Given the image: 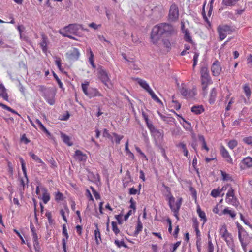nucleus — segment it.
I'll return each mask as SVG.
<instances>
[{
    "label": "nucleus",
    "instance_id": "obj_1",
    "mask_svg": "<svg viewBox=\"0 0 252 252\" xmlns=\"http://www.w3.org/2000/svg\"><path fill=\"white\" fill-rule=\"evenodd\" d=\"M79 29H82L84 31H88L87 29H84L82 25L75 23L70 24L63 27L59 30V32L64 37H67L70 39L76 40L72 35L79 36L78 32Z\"/></svg>",
    "mask_w": 252,
    "mask_h": 252
},
{
    "label": "nucleus",
    "instance_id": "obj_2",
    "mask_svg": "<svg viewBox=\"0 0 252 252\" xmlns=\"http://www.w3.org/2000/svg\"><path fill=\"white\" fill-rule=\"evenodd\" d=\"M177 30L172 24L162 23L158 25V34L163 38H170L176 36Z\"/></svg>",
    "mask_w": 252,
    "mask_h": 252
},
{
    "label": "nucleus",
    "instance_id": "obj_3",
    "mask_svg": "<svg viewBox=\"0 0 252 252\" xmlns=\"http://www.w3.org/2000/svg\"><path fill=\"white\" fill-rule=\"evenodd\" d=\"M89 82L85 81L81 85L82 91L84 94L89 98H91L94 97H102V94L97 89L95 88H89Z\"/></svg>",
    "mask_w": 252,
    "mask_h": 252
},
{
    "label": "nucleus",
    "instance_id": "obj_4",
    "mask_svg": "<svg viewBox=\"0 0 252 252\" xmlns=\"http://www.w3.org/2000/svg\"><path fill=\"white\" fill-rule=\"evenodd\" d=\"M166 189H167V193L166 194V197H167L168 198V202L170 207L172 211L175 213H178L182 204V198H179L174 205V203L175 201V198L171 195L170 188H166Z\"/></svg>",
    "mask_w": 252,
    "mask_h": 252
},
{
    "label": "nucleus",
    "instance_id": "obj_5",
    "mask_svg": "<svg viewBox=\"0 0 252 252\" xmlns=\"http://www.w3.org/2000/svg\"><path fill=\"white\" fill-rule=\"evenodd\" d=\"M97 70L98 79L104 84L105 86L109 88L108 83L110 82V79L107 72L102 66H99Z\"/></svg>",
    "mask_w": 252,
    "mask_h": 252
},
{
    "label": "nucleus",
    "instance_id": "obj_6",
    "mask_svg": "<svg viewBox=\"0 0 252 252\" xmlns=\"http://www.w3.org/2000/svg\"><path fill=\"white\" fill-rule=\"evenodd\" d=\"M217 31L220 40L224 39L227 34H230L232 32V30L230 26L227 25H219L217 28Z\"/></svg>",
    "mask_w": 252,
    "mask_h": 252
},
{
    "label": "nucleus",
    "instance_id": "obj_7",
    "mask_svg": "<svg viewBox=\"0 0 252 252\" xmlns=\"http://www.w3.org/2000/svg\"><path fill=\"white\" fill-rule=\"evenodd\" d=\"M19 160L21 164L22 170L24 174V177L20 178L19 179V186L24 190L25 186L28 185L29 180L27 174L26 165L24 160L21 157L19 158Z\"/></svg>",
    "mask_w": 252,
    "mask_h": 252
},
{
    "label": "nucleus",
    "instance_id": "obj_8",
    "mask_svg": "<svg viewBox=\"0 0 252 252\" xmlns=\"http://www.w3.org/2000/svg\"><path fill=\"white\" fill-rule=\"evenodd\" d=\"M136 80L138 84L145 90H146L149 94L151 96L152 98L155 100H158V97L154 93L153 91L150 88L148 84L146 82V81L143 80L139 78H136L134 79Z\"/></svg>",
    "mask_w": 252,
    "mask_h": 252
},
{
    "label": "nucleus",
    "instance_id": "obj_9",
    "mask_svg": "<svg viewBox=\"0 0 252 252\" xmlns=\"http://www.w3.org/2000/svg\"><path fill=\"white\" fill-rule=\"evenodd\" d=\"M220 233L228 246H230L233 244V238L231 234H230L227 229L226 226L225 225H222L220 230Z\"/></svg>",
    "mask_w": 252,
    "mask_h": 252
},
{
    "label": "nucleus",
    "instance_id": "obj_10",
    "mask_svg": "<svg viewBox=\"0 0 252 252\" xmlns=\"http://www.w3.org/2000/svg\"><path fill=\"white\" fill-rule=\"evenodd\" d=\"M179 8L178 6L173 3L169 9L168 16V20L171 22H175L179 18Z\"/></svg>",
    "mask_w": 252,
    "mask_h": 252
},
{
    "label": "nucleus",
    "instance_id": "obj_11",
    "mask_svg": "<svg viewBox=\"0 0 252 252\" xmlns=\"http://www.w3.org/2000/svg\"><path fill=\"white\" fill-rule=\"evenodd\" d=\"M238 238L243 251L245 252H247V246L251 242L252 238L249 235L247 232H244V233L241 235L239 234Z\"/></svg>",
    "mask_w": 252,
    "mask_h": 252
},
{
    "label": "nucleus",
    "instance_id": "obj_12",
    "mask_svg": "<svg viewBox=\"0 0 252 252\" xmlns=\"http://www.w3.org/2000/svg\"><path fill=\"white\" fill-rule=\"evenodd\" d=\"M180 93L186 98H192L196 94L194 89L187 88L184 84L181 85Z\"/></svg>",
    "mask_w": 252,
    "mask_h": 252
},
{
    "label": "nucleus",
    "instance_id": "obj_13",
    "mask_svg": "<svg viewBox=\"0 0 252 252\" xmlns=\"http://www.w3.org/2000/svg\"><path fill=\"white\" fill-rule=\"evenodd\" d=\"M226 196L225 200L227 203L233 205H236L237 199L234 196V190L231 187L229 189Z\"/></svg>",
    "mask_w": 252,
    "mask_h": 252
},
{
    "label": "nucleus",
    "instance_id": "obj_14",
    "mask_svg": "<svg viewBox=\"0 0 252 252\" xmlns=\"http://www.w3.org/2000/svg\"><path fill=\"white\" fill-rule=\"evenodd\" d=\"M201 82H212L208 68L206 66H202L200 69Z\"/></svg>",
    "mask_w": 252,
    "mask_h": 252
},
{
    "label": "nucleus",
    "instance_id": "obj_15",
    "mask_svg": "<svg viewBox=\"0 0 252 252\" xmlns=\"http://www.w3.org/2000/svg\"><path fill=\"white\" fill-rule=\"evenodd\" d=\"M55 93L51 90L47 91L44 95L45 99L50 105H53L55 104Z\"/></svg>",
    "mask_w": 252,
    "mask_h": 252
},
{
    "label": "nucleus",
    "instance_id": "obj_16",
    "mask_svg": "<svg viewBox=\"0 0 252 252\" xmlns=\"http://www.w3.org/2000/svg\"><path fill=\"white\" fill-rule=\"evenodd\" d=\"M33 246L35 252H42L41 246L40 244L38 236L36 232L32 233Z\"/></svg>",
    "mask_w": 252,
    "mask_h": 252
},
{
    "label": "nucleus",
    "instance_id": "obj_17",
    "mask_svg": "<svg viewBox=\"0 0 252 252\" xmlns=\"http://www.w3.org/2000/svg\"><path fill=\"white\" fill-rule=\"evenodd\" d=\"M62 234L64 237V238H63L62 240L63 250L64 252H67L66 242L68 241V239L69 238V235L67 233V230L66 226L65 224H63V225Z\"/></svg>",
    "mask_w": 252,
    "mask_h": 252
},
{
    "label": "nucleus",
    "instance_id": "obj_18",
    "mask_svg": "<svg viewBox=\"0 0 252 252\" xmlns=\"http://www.w3.org/2000/svg\"><path fill=\"white\" fill-rule=\"evenodd\" d=\"M221 70V67L220 62L218 60H215L211 66V71L213 75L215 76H218Z\"/></svg>",
    "mask_w": 252,
    "mask_h": 252
},
{
    "label": "nucleus",
    "instance_id": "obj_19",
    "mask_svg": "<svg viewBox=\"0 0 252 252\" xmlns=\"http://www.w3.org/2000/svg\"><path fill=\"white\" fill-rule=\"evenodd\" d=\"M68 58L72 61H77L80 56L79 50L76 48H73L67 53Z\"/></svg>",
    "mask_w": 252,
    "mask_h": 252
},
{
    "label": "nucleus",
    "instance_id": "obj_20",
    "mask_svg": "<svg viewBox=\"0 0 252 252\" xmlns=\"http://www.w3.org/2000/svg\"><path fill=\"white\" fill-rule=\"evenodd\" d=\"M150 42L157 45L158 43V26L155 25L152 30L150 35Z\"/></svg>",
    "mask_w": 252,
    "mask_h": 252
},
{
    "label": "nucleus",
    "instance_id": "obj_21",
    "mask_svg": "<svg viewBox=\"0 0 252 252\" xmlns=\"http://www.w3.org/2000/svg\"><path fill=\"white\" fill-rule=\"evenodd\" d=\"M220 150L222 157L225 159L226 161L229 163H232V159L225 148L223 146H221Z\"/></svg>",
    "mask_w": 252,
    "mask_h": 252
},
{
    "label": "nucleus",
    "instance_id": "obj_22",
    "mask_svg": "<svg viewBox=\"0 0 252 252\" xmlns=\"http://www.w3.org/2000/svg\"><path fill=\"white\" fill-rule=\"evenodd\" d=\"M42 40L40 43V46L42 48L43 53H46L47 51V46L49 43L48 37L44 34L41 35Z\"/></svg>",
    "mask_w": 252,
    "mask_h": 252
},
{
    "label": "nucleus",
    "instance_id": "obj_23",
    "mask_svg": "<svg viewBox=\"0 0 252 252\" xmlns=\"http://www.w3.org/2000/svg\"><path fill=\"white\" fill-rule=\"evenodd\" d=\"M95 226L96 227L95 229L94 230V235L95 237V240L97 245H99L101 242V233L100 230L98 228V224H95Z\"/></svg>",
    "mask_w": 252,
    "mask_h": 252
},
{
    "label": "nucleus",
    "instance_id": "obj_24",
    "mask_svg": "<svg viewBox=\"0 0 252 252\" xmlns=\"http://www.w3.org/2000/svg\"><path fill=\"white\" fill-rule=\"evenodd\" d=\"M75 158L79 161H85L87 158V156L79 150H77L75 152Z\"/></svg>",
    "mask_w": 252,
    "mask_h": 252
},
{
    "label": "nucleus",
    "instance_id": "obj_25",
    "mask_svg": "<svg viewBox=\"0 0 252 252\" xmlns=\"http://www.w3.org/2000/svg\"><path fill=\"white\" fill-rule=\"evenodd\" d=\"M41 191L43 192L41 199L44 204H47L50 199V194L48 192L47 189L45 188H42Z\"/></svg>",
    "mask_w": 252,
    "mask_h": 252
},
{
    "label": "nucleus",
    "instance_id": "obj_26",
    "mask_svg": "<svg viewBox=\"0 0 252 252\" xmlns=\"http://www.w3.org/2000/svg\"><path fill=\"white\" fill-rule=\"evenodd\" d=\"M0 96L5 100L9 101L6 89L2 84H0Z\"/></svg>",
    "mask_w": 252,
    "mask_h": 252
},
{
    "label": "nucleus",
    "instance_id": "obj_27",
    "mask_svg": "<svg viewBox=\"0 0 252 252\" xmlns=\"http://www.w3.org/2000/svg\"><path fill=\"white\" fill-rule=\"evenodd\" d=\"M61 137L63 141L69 146H71L73 145L72 142L70 141V137L66 134L61 132Z\"/></svg>",
    "mask_w": 252,
    "mask_h": 252
},
{
    "label": "nucleus",
    "instance_id": "obj_28",
    "mask_svg": "<svg viewBox=\"0 0 252 252\" xmlns=\"http://www.w3.org/2000/svg\"><path fill=\"white\" fill-rule=\"evenodd\" d=\"M204 108L202 105H195L191 107V111L195 114H200L204 111Z\"/></svg>",
    "mask_w": 252,
    "mask_h": 252
},
{
    "label": "nucleus",
    "instance_id": "obj_29",
    "mask_svg": "<svg viewBox=\"0 0 252 252\" xmlns=\"http://www.w3.org/2000/svg\"><path fill=\"white\" fill-rule=\"evenodd\" d=\"M216 95L217 91L216 89L215 88H214L211 90V92L210 93V97L209 101L210 104H213L214 103L216 100Z\"/></svg>",
    "mask_w": 252,
    "mask_h": 252
},
{
    "label": "nucleus",
    "instance_id": "obj_30",
    "mask_svg": "<svg viewBox=\"0 0 252 252\" xmlns=\"http://www.w3.org/2000/svg\"><path fill=\"white\" fill-rule=\"evenodd\" d=\"M183 32L185 33L184 40L186 41L191 43V44H194V42L192 40L191 37L190 36L189 31L186 29L185 30V31H183Z\"/></svg>",
    "mask_w": 252,
    "mask_h": 252
},
{
    "label": "nucleus",
    "instance_id": "obj_31",
    "mask_svg": "<svg viewBox=\"0 0 252 252\" xmlns=\"http://www.w3.org/2000/svg\"><path fill=\"white\" fill-rule=\"evenodd\" d=\"M242 162L248 168L252 167V158L250 157L244 158Z\"/></svg>",
    "mask_w": 252,
    "mask_h": 252
},
{
    "label": "nucleus",
    "instance_id": "obj_32",
    "mask_svg": "<svg viewBox=\"0 0 252 252\" xmlns=\"http://www.w3.org/2000/svg\"><path fill=\"white\" fill-rule=\"evenodd\" d=\"M201 87L202 93L204 96L207 95V90H208V86L211 84L212 82H201Z\"/></svg>",
    "mask_w": 252,
    "mask_h": 252
},
{
    "label": "nucleus",
    "instance_id": "obj_33",
    "mask_svg": "<svg viewBox=\"0 0 252 252\" xmlns=\"http://www.w3.org/2000/svg\"><path fill=\"white\" fill-rule=\"evenodd\" d=\"M244 92L248 99H249L251 95V90L249 85L246 84L243 86Z\"/></svg>",
    "mask_w": 252,
    "mask_h": 252
},
{
    "label": "nucleus",
    "instance_id": "obj_34",
    "mask_svg": "<svg viewBox=\"0 0 252 252\" xmlns=\"http://www.w3.org/2000/svg\"><path fill=\"white\" fill-rule=\"evenodd\" d=\"M197 212L198 214L199 217L201 219V220H203V223H204L205 222H206V221L207 220V219L206 217V215H205V212L201 211V210L199 207H197Z\"/></svg>",
    "mask_w": 252,
    "mask_h": 252
},
{
    "label": "nucleus",
    "instance_id": "obj_35",
    "mask_svg": "<svg viewBox=\"0 0 252 252\" xmlns=\"http://www.w3.org/2000/svg\"><path fill=\"white\" fill-rule=\"evenodd\" d=\"M239 0H222V4L226 6H234Z\"/></svg>",
    "mask_w": 252,
    "mask_h": 252
},
{
    "label": "nucleus",
    "instance_id": "obj_36",
    "mask_svg": "<svg viewBox=\"0 0 252 252\" xmlns=\"http://www.w3.org/2000/svg\"><path fill=\"white\" fill-rule=\"evenodd\" d=\"M35 122L36 124H38L40 128L43 131H44L48 135H50V133L49 132V131L46 129V128L44 126V125L42 124V123L40 122V121L39 119H36Z\"/></svg>",
    "mask_w": 252,
    "mask_h": 252
},
{
    "label": "nucleus",
    "instance_id": "obj_37",
    "mask_svg": "<svg viewBox=\"0 0 252 252\" xmlns=\"http://www.w3.org/2000/svg\"><path fill=\"white\" fill-rule=\"evenodd\" d=\"M143 228L142 223L140 221H138L134 231V234L135 236L137 235L141 231Z\"/></svg>",
    "mask_w": 252,
    "mask_h": 252
},
{
    "label": "nucleus",
    "instance_id": "obj_38",
    "mask_svg": "<svg viewBox=\"0 0 252 252\" xmlns=\"http://www.w3.org/2000/svg\"><path fill=\"white\" fill-rule=\"evenodd\" d=\"M0 106L3 109L7 110V111H8L9 112H11V113H12L13 114H17L18 115H19V114L18 113V112H16L15 110H14V109H12L10 107H9L8 106H7V105L2 103L0 102Z\"/></svg>",
    "mask_w": 252,
    "mask_h": 252
},
{
    "label": "nucleus",
    "instance_id": "obj_39",
    "mask_svg": "<svg viewBox=\"0 0 252 252\" xmlns=\"http://www.w3.org/2000/svg\"><path fill=\"white\" fill-rule=\"evenodd\" d=\"M112 230L116 235L120 233V230L117 226V223L115 221L112 222Z\"/></svg>",
    "mask_w": 252,
    "mask_h": 252
},
{
    "label": "nucleus",
    "instance_id": "obj_40",
    "mask_svg": "<svg viewBox=\"0 0 252 252\" xmlns=\"http://www.w3.org/2000/svg\"><path fill=\"white\" fill-rule=\"evenodd\" d=\"M30 156L32 158L33 160L36 161L37 163H40L42 160L37 155L33 153L32 152H30L29 153Z\"/></svg>",
    "mask_w": 252,
    "mask_h": 252
},
{
    "label": "nucleus",
    "instance_id": "obj_41",
    "mask_svg": "<svg viewBox=\"0 0 252 252\" xmlns=\"http://www.w3.org/2000/svg\"><path fill=\"white\" fill-rule=\"evenodd\" d=\"M238 145V142L236 140H230L228 143V146L229 148L231 149H233L235 147H236Z\"/></svg>",
    "mask_w": 252,
    "mask_h": 252
},
{
    "label": "nucleus",
    "instance_id": "obj_42",
    "mask_svg": "<svg viewBox=\"0 0 252 252\" xmlns=\"http://www.w3.org/2000/svg\"><path fill=\"white\" fill-rule=\"evenodd\" d=\"M114 243L115 245L119 248H121V247H124L125 248H127V245L124 243V241H119L118 239L115 240Z\"/></svg>",
    "mask_w": 252,
    "mask_h": 252
},
{
    "label": "nucleus",
    "instance_id": "obj_43",
    "mask_svg": "<svg viewBox=\"0 0 252 252\" xmlns=\"http://www.w3.org/2000/svg\"><path fill=\"white\" fill-rule=\"evenodd\" d=\"M158 115H159L161 119L167 123L172 122L174 120V119L172 117L163 116V115L160 114L159 112Z\"/></svg>",
    "mask_w": 252,
    "mask_h": 252
},
{
    "label": "nucleus",
    "instance_id": "obj_44",
    "mask_svg": "<svg viewBox=\"0 0 252 252\" xmlns=\"http://www.w3.org/2000/svg\"><path fill=\"white\" fill-rule=\"evenodd\" d=\"M112 135L115 137V142L117 144H119L120 143L121 140L123 138L124 136L123 135H119L116 133H113Z\"/></svg>",
    "mask_w": 252,
    "mask_h": 252
},
{
    "label": "nucleus",
    "instance_id": "obj_45",
    "mask_svg": "<svg viewBox=\"0 0 252 252\" xmlns=\"http://www.w3.org/2000/svg\"><path fill=\"white\" fill-rule=\"evenodd\" d=\"M55 199L57 201H60L63 200V194L59 191L55 193Z\"/></svg>",
    "mask_w": 252,
    "mask_h": 252
},
{
    "label": "nucleus",
    "instance_id": "obj_46",
    "mask_svg": "<svg viewBox=\"0 0 252 252\" xmlns=\"http://www.w3.org/2000/svg\"><path fill=\"white\" fill-rule=\"evenodd\" d=\"M224 214H228L232 218H234L236 216V213L234 211L229 210L228 208H225L223 211Z\"/></svg>",
    "mask_w": 252,
    "mask_h": 252
},
{
    "label": "nucleus",
    "instance_id": "obj_47",
    "mask_svg": "<svg viewBox=\"0 0 252 252\" xmlns=\"http://www.w3.org/2000/svg\"><path fill=\"white\" fill-rule=\"evenodd\" d=\"M162 42L164 46L168 49V50H170L171 49V44L169 39H163L162 40Z\"/></svg>",
    "mask_w": 252,
    "mask_h": 252
},
{
    "label": "nucleus",
    "instance_id": "obj_48",
    "mask_svg": "<svg viewBox=\"0 0 252 252\" xmlns=\"http://www.w3.org/2000/svg\"><path fill=\"white\" fill-rule=\"evenodd\" d=\"M146 124L150 130L151 133L153 135H154V133L156 132V130L155 129L154 126L152 124L150 123L149 121H148V123H146Z\"/></svg>",
    "mask_w": 252,
    "mask_h": 252
},
{
    "label": "nucleus",
    "instance_id": "obj_49",
    "mask_svg": "<svg viewBox=\"0 0 252 252\" xmlns=\"http://www.w3.org/2000/svg\"><path fill=\"white\" fill-rule=\"evenodd\" d=\"M90 189H92L93 193L95 198L96 200L99 199L100 198V196L99 193L97 191H96L93 187H91Z\"/></svg>",
    "mask_w": 252,
    "mask_h": 252
},
{
    "label": "nucleus",
    "instance_id": "obj_50",
    "mask_svg": "<svg viewBox=\"0 0 252 252\" xmlns=\"http://www.w3.org/2000/svg\"><path fill=\"white\" fill-rule=\"evenodd\" d=\"M243 141L248 145H252V136L245 137L243 138Z\"/></svg>",
    "mask_w": 252,
    "mask_h": 252
},
{
    "label": "nucleus",
    "instance_id": "obj_51",
    "mask_svg": "<svg viewBox=\"0 0 252 252\" xmlns=\"http://www.w3.org/2000/svg\"><path fill=\"white\" fill-rule=\"evenodd\" d=\"M220 192L221 191L219 189H214L212 190L211 195L214 197H216L220 194Z\"/></svg>",
    "mask_w": 252,
    "mask_h": 252
},
{
    "label": "nucleus",
    "instance_id": "obj_52",
    "mask_svg": "<svg viewBox=\"0 0 252 252\" xmlns=\"http://www.w3.org/2000/svg\"><path fill=\"white\" fill-rule=\"evenodd\" d=\"M135 150L141 155V156L143 158H145L146 160H148L146 156L145 155V154L143 152H142V151L141 150L140 148H139L137 146H135Z\"/></svg>",
    "mask_w": 252,
    "mask_h": 252
},
{
    "label": "nucleus",
    "instance_id": "obj_53",
    "mask_svg": "<svg viewBox=\"0 0 252 252\" xmlns=\"http://www.w3.org/2000/svg\"><path fill=\"white\" fill-rule=\"evenodd\" d=\"M221 173L223 180L228 181L230 180L231 177L229 174L226 173L225 172L222 171H221Z\"/></svg>",
    "mask_w": 252,
    "mask_h": 252
},
{
    "label": "nucleus",
    "instance_id": "obj_54",
    "mask_svg": "<svg viewBox=\"0 0 252 252\" xmlns=\"http://www.w3.org/2000/svg\"><path fill=\"white\" fill-rule=\"evenodd\" d=\"M172 102L175 103L174 107L176 110H179L181 108V104L175 100L174 96H172Z\"/></svg>",
    "mask_w": 252,
    "mask_h": 252
},
{
    "label": "nucleus",
    "instance_id": "obj_55",
    "mask_svg": "<svg viewBox=\"0 0 252 252\" xmlns=\"http://www.w3.org/2000/svg\"><path fill=\"white\" fill-rule=\"evenodd\" d=\"M75 229L76 230V232L78 234L79 236H81L82 234V227L81 225H77L75 227Z\"/></svg>",
    "mask_w": 252,
    "mask_h": 252
},
{
    "label": "nucleus",
    "instance_id": "obj_56",
    "mask_svg": "<svg viewBox=\"0 0 252 252\" xmlns=\"http://www.w3.org/2000/svg\"><path fill=\"white\" fill-rule=\"evenodd\" d=\"M7 166H8V171L9 173L11 175H12L13 173V169L12 163L9 161L7 162Z\"/></svg>",
    "mask_w": 252,
    "mask_h": 252
},
{
    "label": "nucleus",
    "instance_id": "obj_57",
    "mask_svg": "<svg viewBox=\"0 0 252 252\" xmlns=\"http://www.w3.org/2000/svg\"><path fill=\"white\" fill-rule=\"evenodd\" d=\"M190 191L191 192L192 196L194 199L196 200L197 197V192L196 190L192 187L190 188Z\"/></svg>",
    "mask_w": 252,
    "mask_h": 252
},
{
    "label": "nucleus",
    "instance_id": "obj_58",
    "mask_svg": "<svg viewBox=\"0 0 252 252\" xmlns=\"http://www.w3.org/2000/svg\"><path fill=\"white\" fill-rule=\"evenodd\" d=\"M214 246L211 240L208 241V252H213Z\"/></svg>",
    "mask_w": 252,
    "mask_h": 252
},
{
    "label": "nucleus",
    "instance_id": "obj_59",
    "mask_svg": "<svg viewBox=\"0 0 252 252\" xmlns=\"http://www.w3.org/2000/svg\"><path fill=\"white\" fill-rule=\"evenodd\" d=\"M88 26L94 30L97 29L99 27H101V25H97L95 23L92 22L88 25Z\"/></svg>",
    "mask_w": 252,
    "mask_h": 252
},
{
    "label": "nucleus",
    "instance_id": "obj_60",
    "mask_svg": "<svg viewBox=\"0 0 252 252\" xmlns=\"http://www.w3.org/2000/svg\"><path fill=\"white\" fill-rule=\"evenodd\" d=\"M86 196L89 198V200L94 201V198H93L90 191L88 189H87L86 190Z\"/></svg>",
    "mask_w": 252,
    "mask_h": 252
},
{
    "label": "nucleus",
    "instance_id": "obj_61",
    "mask_svg": "<svg viewBox=\"0 0 252 252\" xmlns=\"http://www.w3.org/2000/svg\"><path fill=\"white\" fill-rule=\"evenodd\" d=\"M237 227L238 229V236H239V234L241 235L242 234H243L244 232H246L245 230L242 227V226L239 224H237Z\"/></svg>",
    "mask_w": 252,
    "mask_h": 252
},
{
    "label": "nucleus",
    "instance_id": "obj_62",
    "mask_svg": "<svg viewBox=\"0 0 252 252\" xmlns=\"http://www.w3.org/2000/svg\"><path fill=\"white\" fill-rule=\"evenodd\" d=\"M49 162L51 164V168H55L57 167V165L56 162L55 161V160L53 158H52L50 160Z\"/></svg>",
    "mask_w": 252,
    "mask_h": 252
},
{
    "label": "nucleus",
    "instance_id": "obj_63",
    "mask_svg": "<svg viewBox=\"0 0 252 252\" xmlns=\"http://www.w3.org/2000/svg\"><path fill=\"white\" fill-rule=\"evenodd\" d=\"M88 60H89V62L91 64L92 67L94 69L95 68L96 65L94 63V58H89Z\"/></svg>",
    "mask_w": 252,
    "mask_h": 252
},
{
    "label": "nucleus",
    "instance_id": "obj_64",
    "mask_svg": "<svg viewBox=\"0 0 252 252\" xmlns=\"http://www.w3.org/2000/svg\"><path fill=\"white\" fill-rule=\"evenodd\" d=\"M247 63L251 67H252V55H250L247 58Z\"/></svg>",
    "mask_w": 252,
    "mask_h": 252
}]
</instances>
